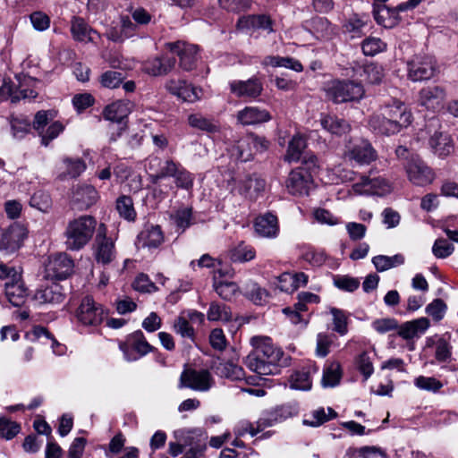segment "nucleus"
<instances>
[{
    "instance_id": "f257e3e1",
    "label": "nucleus",
    "mask_w": 458,
    "mask_h": 458,
    "mask_svg": "<svg viewBox=\"0 0 458 458\" xmlns=\"http://www.w3.org/2000/svg\"><path fill=\"white\" fill-rule=\"evenodd\" d=\"M253 351L246 357L247 367L259 375H274L280 372L284 352L274 345L268 336L250 338Z\"/></svg>"
},
{
    "instance_id": "f03ea898",
    "label": "nucleus",
    "mask_w": 458,
    "mask_h": 458,
    "mask_svg": "<svg viewBox=\"0 0 458 458\" xmlns=\"http://www.w3.org/2000/svg\"><path fill=\"white\" fill-rule=\"evenodd\" d=\"M97 220L89 215H83L70 220L64 233L67 250L75 251L83 249L92 239Z\"/></svg>"
},
{
    "instance_id": "7ed1b4c3",
    "label": "nucleus",
    "mask_w": 458,
    "mask_h": 458,
    "mask_svg": "<svg viewBox=\"0 0 458 458\" xmlns=\"http://www.w3.org/2000/svg\"><path fill=\"white\" fill-rule=\"evenodd\" d=\"M174 437L183 443L184 449L188 448L181 458H199L207 446L208 437L200 428L176 430Z\"/></svg>"
},
{
    "instance_id": "20e7f679",
    "label": "nucleus",
    "mask_w": 458,
    "mask_h": 458,
    "mask_svg": "<svg viewBox=\"0 0 458 458\" xmlns=\"http://www.w3.org/2000/svg\"><path fill=\"white\" fill-rule=\"evenodd\" d=\"M364 92L360 83L350 81H333L327 89V97L335 104L359 101Z\"/></svg>"
},
{
    "instance_id": "39448f33",
    "label": "nucleus",
    "mask_w": 458,
    "mask_h": 458,
    "mask_svg": "<svg viewBox=\"0 0 458 458\" xmlns=\"http://www.w3.org/2000/svg\"><path fill=\"white\" fill-rule=\"evenodd\" d=\"M215 380L208 369H185L181 373L178 387L189 388L197 392H208Z\"/></svg>"
},
{
    "instance_id": "423d86ee",
    "label": "nucleus",
    "mask_w": 458,
    "mask_h": 458,
    "mask_svg": "<svg viewBox=\"0 0 458 458\" xmlns=\"http://www.w3.org/2000/svg\"><path fill=\"white\" fill-rule=\"evenodd\" d=\"M437 72V62L431 55H416L408 62V77L412 81L430 80Z\"/></svg>"
},
{
    "instance_id": "0eeeda50",
    "label": "nucleus",
    "mask_w": 458,
    "mask_h": 458,
    "mask_svg": "<svg viewBox=\"0 0 458 458\" xmlns=\"http://www.w3.org/2000/svg\"><path fill=\"white\" fill-rule=\"evenodd\" d=\"M75 316L81 325L97 327L102 323L106 314L103 307L88 295L82 298Z\"/></svg>"
},
{
    "instance_id": "6e6552de",
    "label": "nucleus",
    "mask_w": 458,
    "mask_h": 458,
    "mask_svg": "<svg viewBox=\"0 0 458 458\" xmlns=\"http://www.w3.org/2000/svg\"><path fill=\"white\" fill-rule=\"evenodd\" d=\"M73 260L66 253L51 255L45 264V277L50 280L66 279L73 270Z\"/></svg>"
},
{
    "instance_id": "1a4fd4ad",
    "label": "nucleus",
    "mask_w": 458,
    "mask_h": 458,
    "mask_svg": "<svg viewBox=\"0 0 458 458\" xmlns=\"http://www.w3.org/2000/svg\"><path fill=\"white\" fill-rule=\"evenodd\" d=\"M405 171L409 181L417 186H426L435 178L431 168L418 157H412L407 161Z\"/></svg>"
},
{
    "instance_id": "9d476101",
    "label": "nucleus",
    "mask_w": 458,
    "mask_h": 458,
    "mask_svg": "<svg viewBox=\"0 0 458 458\" xmlns=\"http://www.w3.org/2000/svg\"><path fill=\"white\" fill-rule=\"evenodd\" d=\"M27 237L26 228L20 224H13L4 229L0 237V251L4 254H13L18 250L23 240Z\"/></svg>"
},
{
    "instance_id": "9b49d317",
    "label": "nucleus",
    "mask_w": 458,
    "mask_h": 458,
    "mask_svg": "<svg viewBox=\"0 0 458 458\" xmlns=\"http://www.w3.org/2000/svg\"><path fill=\"white\" fill-rule=\"evenodd\" d=\"M179 164L180 163H176L170 158L162 159L158 157H149L146 164L149 181L157 184L162 179L172 177L174 175Z\"/></svg>"
},
{
    "instance_id": "f8f14e48",
    "label": "nucleus",
    "mask_w": 458,
    "mask_h": 458,
    "mask_svg": "<svg viewBox=\"0 0 458 458\" xmlns=\"http://www.w3.org/2000/svg\"><path fill=\"white\" fill-rule=\"evenodd\" d=\"M115 258L114 243L106 237V226L100 224L95 239V259L98 264L107 265Z\"/></svg>"
},
{
    "instance_id": "ddd939ff",
    "label": "nucleus",
    "mask_w": 458,
    "mask_h": 458,
    "mask_svg": "<svg viewBox=\"0 0 458 458\" xmlns=\"http://www.w3.org/2000/svg\"><path fill=\"white\" fill-rule=\"evenodd\" d=\"M344 156L348 160L362 165L376 160L377 151L368 140L361 139L350 142L346 146Z\"/></svg>"
},
{
    "instance_id": "4468645a",
    "label": "nucleus",
    "mask_w": 458,
    "mask_h": 458,
    "mask_svg": "<svg viewBox=\"0 0 458 458\" xmlns=\"http://www.w3.org/2000/svg\"><path fill=\"white\" fill-rule=\"evenodd\" d=\"M165 47L179 56L180 66L184 71H191L196 66L198 47L184 41L166 42Z\"/></svg>"
},
{
    "instance_id": "2eb2a0df",
    "label": "nucleus",
    "mask_w": 458,
    "mask_h": 458,
    "mask_svg": "<svg viewBox=\"0 0 458 458\" xmlns=\"http://www.w3.org/2000/svg\"><path fill=\"white\" fill-rule=\"evenodd\" d=\"M379 110L392 121H396L398 127L402 130L407 128L411 123L412 114L411 111L399 99H390L382 105Z\"/></svg>"
},
{
    "instance_id": "dca6fc26",
    "label": "nucleus",
    "mask_w": 458,
    "mask_h": 458,
    "mask_svg": "<svg viewBox=\"0 0 458 458\" xmlns=\"http://www.w3.org/2000/svg\"><path fill=\"white\" fill-rule=\"evenodd\" d=\"M313 180L310 172L303 167L293 170L286 180V188L292 195H308Z\"/></svg>"
},
{
    "instance_id": "f3484780",
    "label": "nucleus",
    "mask_w": 458,
    "mask_h": 458,
    "mask_svg": "<svg viewBox=\"0 0 458 458\" xmlns=\"http://www.w3.org/2000/svg\"><path fill=\"white\" fill-rule=\"evenodd\" d=\"M352 190L358 194L384 195L390 191L391 187L385 178L361 176L360 181L352 185Z\"/></svg>"
},
{
    "instance_id": "a211bd4d",
    "label": "nucleus",
    "mask_w": 458,
    "mask_h": 458,
    "mask_svg": "<svg viewBox=\"0 0 458 458\" xmlns=\"http://www.w3.org/2000/svg\"><path fill=\"white\" fill-rule=\"evenodd\" d=\"M445 89L441 86H428L420 90L419 104L428 110L437 111L444 106Z\"/></svg>"
},
{
    "instance_id": "6ab92c4d",
    "label": "nucleus",
    "mask_w": 458,
    "mask_h": 458,
    "mask_svg": "<svg viewBox=\"0 0 458 458\" xmlns=\"http://www.w3.org/2000/svg\"><path fill=\"white\" fill-rule=\"evenodd\" d=\"M67 289L56 282L42 285L34 295L35 301L40 304H59L66 297Z\"/></svg>"
},
{
    "instance_id": "aec40b11",
    "label": "nucleus",
    "mask_w": 458,
    "mask_h": 458,
    "mask_svg": "<svg viewBox=\"0 0 458 458\" xmlns=\"http://www.w3.org/2000/svg\"><path fill=\"white\" fill-rule=\"evenodd\" d=\"M230 91L237 98H256L263 91V84L258 77L247 81H233L229 84Z\"/></svg>"
},
{
    "instance_id": "412c9836",
    "label": "nucleus",
    "mask_w": 458,
    "mask_h": 458,
    "mask_svg": "<svg viewBox=\"0 0 458 458\" xmlns=\"http://www.w3.org/2000/svg\"><path fill=\"white\" fill-rule=\"evenodd\" d=\"M98 199V193L91 185L78 184L72 188L71 203L77 209H87L94 205Z\"/></svg>"
},
{
    "instance_id": "4be33fe9",
    "label": "nucleus",
    "mask_w": 458,
    "mask_h": 458,
    "mask_svg": "<svg viewBox=\"0 0 458 458\" xmlns=\"http://www.w3.org/2000/svg\"><path fill=\"white\" fill-rule=\"evenodd\" d=\"M397 124L396 121H392L380 110L373 114L369 119L370 130L378 135L390 136L400 132L402 129Z\"/></svg>"
},
{
    "instance_id": "5701e85b",
    "label": "nucleus",
    "mask_w": 458,
    "mask_h": 458,
    "mask_svg": "<svg viewBox=\"0 0 458 458\" xmlns=\"http://www.w3.org/2000/svg\"><path fill=\"white\" fill-rule=\"evenodd\" d=\"M165 87L167 91L183 101L195 102L199 98V90L186 81L171 79L166 81Z\"/></svg>"
},
{
    "instance_id": "b1692460",
    "label": "nucleus",
    "mask_w": 458,
    "mask_h": 458,
    "mask_svg": "<svg viewBox=\"0 0 458 458\" xmlns=\"http://www.w3.org/2000/svg\"><path fill=\"white\" fill-rule=\"evenodd\" d=\"M164 233L159 225H147L137 236L138 248H157L164 242Z\"/></svg>"
},
{
    "instance_id": "393cba45",
    "label": "nucleus",
    "mask_w": 458,
    "mask_h": 458,
    "mask_svg": "<svg viewBox=\"0 0 458 458\" xmlns=\"http://www.w3.org/2000/svg\"><path fill=\"white\" fill-rule=\"evenodd\" d=\"M237 121L243 126L267 123L272 119L270 113L258 106H246L237 113Z\"/></svg>"
},
{
    "instance_id": "a878e982",
    "label": "nucleus",
    "mask_w": 458,
    "mask_h": 458,
    "mask_svg": "<svg viewBox=\"0 0 458 458\" xmlns=\"http://www.w3.org/2000/svg\"><path fill=\"white\" fill-rule=\"evenodd\" d=\"M175 65L174 57H154L144 62L142 70L151 76H164L169 73Z\"/></svg>"
},
{
    "instance_id": "bb28decb",
    "label": "nucleus",
    "mask_w": 458,
    "mask_h": 458,
    "mask_svg": "<svg viewBox=\"0 0 458 458\" xmlns=\"http://www.w3.org/2000/svg\"><path fill=\"white\" fill-rule=\"evenodd\" d=\"M265 187L266 181L259 174H247L239 182L238 191L247 198L255 199L260 192L264 191Z\"/></svg>"
},
{
    "instance_id": "cd10ccee",
    "label": "nucleus",
    "mask_w": 458,
    "mask_h": 458,
    "mask_svg": "<svg viewBox=\"0 0 458 458\" xmlns=\"http://www.w3.org/2000/svg\"><path fill=\"white\" fill-rule=\"evenodd\" d=\"M273 21L267 14H251L239 18L237 28L240 30H264L268 33L273 31Z\"/></svg>"
},
{
    "instance_id": "c85d7f7f",
    "label": "nucleus",
    "mask_w": 458,
    "mask_h": 458,
    "mask_svg": "<svg viewBox=\"0 0 458 458\" xmlns=\"http://www.w3.org/2000/svg\"><path fill=\"white\" fill-rule=\"evenodd\" d=\"M296 413L295 408L291 405H281L267 411L259 418V425L262 427H273Z\"/></svg>"
},
{
    "instance_id": "c756f323",
    "label": "nucleus",
    "mask_w": 458,
    "mask_h": 458,
    "mask_svg": "<svg viewBox=\"0 0 458 458\" xmlns=\"http://www.w3.org/2000/svg\"><path fill=\"white\" fill-rule=\"evenodd\" d=\"M319 122L324 130L338 137L349 133L352 130V126L347 120L334 114H323Z\"/></svg>"
},
{
    "instance_id": "7c9ffc66",
    "label": "nucleus",
    "mask_w": 458,
    "mask_h": 458,
    "mask_svg": "<svg viewBox=\"0 0 458 458\" xmlns=\"http://www.w3.org/2000/svg\"><path fill=\"white\" fill-rule=\"evenodd\" d=\"M432 151L440 157L449 156L454 148L451 136L443 131H436L428 140Z\"/></svg>"
},
{
    "instance_id": "2f4dec72",
    "label": "nucleus",
    "mask_w": 458,
    "mask_h": 458,
    "mask_svg": "<svg viewBox=\"0 0 458 458\" xmlns=\"http://www.w3.org/2000/svg\"><path fill=\"white\" fill-rule=\"evenodd\" d=\"M429 320L427 318H419L398 327V335L404 340H410L420 334H423L429 327Z\"/></svg>"
},
{
    "instance_id": "473e14b6",
    "label": "nucleus",
    "mask_w": 458,
    "mask_h": 458,
    "mask_svg": "<svg viewBox=\"0 0 458 458\" xmlns=\"http://www.w3.org/2000/svg\"><path fill=\"white\" fill-rule=\"evenodd\" d=\"M254 226L257 233L267 238L276 237L279 231L277 217L271 213L257 217Z\"/></svg>"
},
{
    "instance_id": "72a5a7b5",
    "label": "nucleus",
    "mask_w": 458,
    "mask_h": 458,
    "mask_svg": "<svg viewBox=\"0 0 458 458\" xmlns=\"http://www.w3.org/2000/svg\"><path fill=\"white\" fill-rule=\"evenodd\" d=\"M213 369L216 375L231 380H242L244 378V370L232 360H217L214 362Z\"/></svg>"
},
{
    "instance_id": "f704fd0d",
    "label": "nucleus",
    "mask_w": 458,
    "mask_h": 458,
    "mask_svg": "<svg viewBox=\"0 0 458 458\" xmlns=\"http://www.w3.org/2000/svg\"><path fill=\"white\" fill-rule=\"evenodd\" d=\"M131 112L130 102L125 100H117L106 106L103 111L105 119L122 123L124 118Z\"/></svg>"
},
{
    "instance_id": "c9c22d12",
    "label": "nucleus",
    "mask_w": 458,
    "mask_h": 458,
    "mask_svg": "<svg viewBox=\"0 0 458 458\" xmlns=\"http://www.w3.org/2000/svg\"><path fill=\"white\" fill-rule=\"evenodd\" d=\"M400 11L395 7L390 8L385 4H377L373 6V16L376 21L386 28L392 27L398 19Z\"/></svg>"
},
{
    "instance_id": "e433bc0d",
    "label": "nucleus",
    "mask_w": 458,
    "mask_h": 458,
    "mask_svg": "<svg viewBox=\"0 0 458 458\" xmlns=\"http://www.w3.org/2000/svg\"><path fill=\"white\" fill-rule=\"evenodd\" d=\"M228 151L231 157L236 161L247 162L254 157V151L247 135L234 142Z\"/></svg>"
},
{
    "instance_id": "4c0bfd02",
    "label": "nucleus",
    "mask_w": 458,
    "mask_h": 458,
    "mask_svg": "<svg viewBox=\"0 0 458 458\" xmlns=\"http://www.w3.org/2000/svg\"><path fill=\"white\" fill-rule=\"evenodd\" d=\"M5 295L12 305L20 307L25 302L28 293L20 280H17L5 284Z\"/></svg>"
},
{
    "instance_id": "58836bf2",
    "label": "nucleus",
    "mask_w": 458,
    "mask_h": 458,
    "mask_svg": "<svg viewBox=\"0 0 458 458\" xmlns=\"http://www.w3.org/2000/svg\"><path fill=\"white\" fill-rule=\"evenodd\" d=\"M11 131L13 139L21 140L25 138L31 131V123L24 115L11 116Z\"/></svg>"
},
{
    "instance_id": "ea45409f",
    "label": "nucleus",
    "mask_w": 458,
    "mask_h": 458,
    "mask_svg": "<svg viewBox=\"0 0 458 458\" xmlns=\"http://www.w3.org/2000/svg\"><path fill=\"white\" fill-rule=\"evenodd\" d=\"M404 257L402 254L394 256L377 255L372 259V263L377 272H384L390 268L401 266L404 263Z\"/></svg>"
},
{
    "instance_id": "a19ab883",
    "label": "nucleus",
    "mask_w": 458,
    "mask_h": 458,
    "mask_svg": "<svg viewBox=\"0 0 458 458\" xmlns=\"http://www.w3.org/2000/svg\"><path fill=\"white\" fill-rule=\"evenodd\" d=\"M244 294L257 305H263L267 302L269 297L268 292L253 281L246 283L244 286Z\"/></svg>"
},
{
    "instance_id": "79ce46f5",
    "label": "nucleus",
    "mask_w": 458,
    "mask_h": 458,
    "mask_svg": "<svg viewBox=\"0 0 458 458\" xmlns=\"http://www.w3.org/2000/svg\"><path fill=\"white\" fill-rule=\"evenodd\" d=\"M262 64L265 66L272 67H285L295 72H301L303 69L302 64L298 60L293 57L268 55L265 57V59L262 62Z\"/></svg>"
},
{
    "instance_id": "37998d69",
    "label": "nucleus",
    "mask_w": 458,
    "mask_h": 458,
    "mask_svg": "<svg viewBox=\"0 0 458 458\" xmlns=\"http://www.w3.org/2000/svg\"><path fill=\"white\" fill-rule=\"evenodd\" d=\"M71 32L77 41L91 40V33H96L87 22L81 17H73L72 20Z\"/></svg>"
},
{
    "instance_id": "c03bdc74",
    "label": "nucleus",
    "mask_w": 458,
    "mask_h": 458,
    "mask_svg": "<svg viewBox=\"0 0 458 458\" xmlns=\"http://www.w3.org/2000/svg\"><path fill=\"white\" fill-rule=\"evenodd\" d=\"M188 123L191 127L211 134H215L220 130L219 124L199 114H190L188 116Z\"/></svg>"
},
{
    "instance_id": "a18cd8bd",
    "label": "nucleus",
    "mask_w": 458,
    "mask_h": 458,
    "mask_svg": "<svg viewBox=\"0 0 458 458\" xmlns=\"http://www.w3.org/2000/svg\"><path fill=\"white\" fill-rule=\"evenodd\" d=\"M305 148V139L300 135L293 136L288 144L285 160L288 162L300 160Z\"/></svg>"
},
{
    "instance_id": "49530a36",
    "label": "nucleus",
    "mask_w": 458,
    "mask_h": 458,
    "mask_svg": "<svg viewBox=\"0 0 458 458\" xmlns=\"http://www.w3.org/2000/svg\"><path fill=\"white\" fill-rule=\"evenodd\" d=\"M207 318L209 321H230L232 319V312L228 306L219 304L217 302H211L207 313Z\"/></svg>"
},
{
    "instance_id": "de8ad7c7",
    "label": "nucleus",
    "mask_w": 458,
    "mask_h": 458,
    "mask_svg": "<svg viewBox=\"0 0 458 458\" xmlns=\"http://www.w3.org/2000/svg\"><path fill=\"white\" fill-rule=\"evenodd\" d=\"M341 377L342 371L340 364L333 362L324 370L322 385L325 387H334L339 384Z\"/></svg>"
},
{
    "instance_id": "09e8293b",
    "label": "nucleus",
    "mask_w": 458,
    "mask_h": 458,
    "mask_svg": "<svg viewBox=\"0 0 458 458\" xmlns=\"http://www.w3.org/2000/svg\"><path fill=\"white\" fill-rule=\"evenodd\" d=\"M290 386L296 390H310L311 388V380L310 373L307 370H298L293 373L289 379Z\"/></svg>"
},
{
    "instance_id": "8fccbe9b",
    "label": "nucleus",
    "mask_w": 458,
    "mask_h": 458,
    "mask_svg": "<svg viewBox=\"0 0 458 458\" xmlns=\"http://www.w3.org/2000/svg\"><path fill=\"white\" fill-rule=\"evenodd\" d=\"M213 286L216 293L225 301L233 300L239 293V287L234 282H214Z\"/></svg>"
},
{
    "instance_id": "3c124183",
    "label": "nucleus",
    "mask_w": 458,
    "mask_h": 458,
    "mask_svg": "<svg viewBox=\"0 0 458 458\" xmlns=\"http://www.w3.org/2000/svg\"><path fill=\"white\" fill-rule=\"evenodd\" d=\"M116 209L120 216L128 221H133L136 217L133 202L129 196H122L117 199Z\"/></svg>"
},
{
    "instance_id": "603ef678",
    "label": "nucleus",
    "mask_w": 458,
    "mask_h": 458,
    "mask_svg": "<svg viewBox=\"0 0 458 458\" xmlns=\"http://www.w3.org/2000/svg\"><path fill=\"white\" fill-rule=\"evenodd\" d=\"M330 313L333 316V330L340 335H345L348 333V318L342 310L332 308Z\"/></svg>"
},
{
    "instance_id": "864d4df0",
    "label": "nucleus",
    "mask_w": 458,
    "mask_h": 458,
    "mask_svg": "<svg viewBox=\"0 0 458 458\" xmlns=\"http://www.w3.org/2000/svg\"><path fill=\"white\" fill-rule=\"evenodd\" d=\"M131 346L139 353V358L150 352L153 347L146 341L143 333L137 330L130 336Z\"/></svg>"
},
{
    "instance_id": "5fc2aeb1",
    "label": "nucleus",
    "mask_w": 458,
    "mask_h": 458,
    "mask_svg": "<svg viewBox=\"0 0 458 458\" xmlns=\"http://www.w3.org/2000/svg\"><path fill=\"white\" fill-rule=\"evenodd\" d=\"M171 218L174 221L177 231L182 233L191 225V208H185L182 209H179L175 212V214L171 216Z\"/></svg>"
},
{
    "instance_id": "6e6d98bb",
    "label": "nucleus",
    "mask_w": 458,
    "mask_h": 458,
    "mask_svg": "<svg viewBox=\"0 0 458 458\" xmlns=\"http://www.w3.org/2000/svg\"><path fill=\"white\" fill-rule=\"evenodd\" d=\"M64 130L62 123L55 121L52 123L47 129L38 133L41 140V145L47 147L49 143L57 138Z\"/></svg>"
},
{
    "instance_id": "4d7b16f0",
    "label": "nucleus",
    "mask_w": 458,
    "mask_h": 458,
    "mask_svg": "<svg viewBox=\"0 0 458 458\" xmlns=\"http://www.w3.org/2000/svg\"><path fill=\"white\" fill-rule=\"evenodd\" d=\"M328 414L323 408L318 409L311 413L310 419H305L303 423L311 427H318L328 421L336 416V412L332 408H327Z\"/></svg>"
},
{
    "instance_id": "13d9d810",
    "label": "nucleus",
    "mask_w": 458,
    "mask_h": 458,
    "mask_svg": "<svg viewBox=\"0 0 458 458\" xmlns=\"http://www.w3.org/2000/svg\"><path fill=\"white\" fill-rule=\"evenodd\" d=\"M124 75L117 71H106L99 77V82L102 87L106 89H116L123 81Z\"/></svg>"
},
{
    "instance_id": "bf43d9fd",
    "label": "nucleus",
    "mask_w": 458,
    "mask_h": 458,
    "mask_svg": "<svg viewBox=\"0 0 458 458\" xmlns=\"http://www.w3.org/2000/svg\"><path fill=\"white\" fill-rule=\"evenodd\" d=\"M361 48L364 55L373 56L385 51L386 44L379 38L369 37L363 40Z\"/></svg>"
},
{
    "instance_id": "052dcab7",
    "label": "nucleus",
    "mask_w": 458,
    "mask_h": 458,
    "mask_svg": "<svg viewBox=\"0 0 458 458\" xmlns=\"http://www.w3.org/2000/svg\"><path fill=\"white\" fill-rule=\"evenodd\" d=\"M383 69L380 65L369 63L363 66V73L361 76L364 80L371 84H377L383 78Z\"/></svg>"
},
{
    "instance_id": "680f3d73",
    "label": "nucleus",
    "mask_w": 458,
    "mask_h": 458,
    "mask_svg": "<svg viewBox=\"0 0 458 458\" xmlns=\"http://www.w3.org/2000/svg\"><path fill=\"white\" fill-rule=\"evenodd\" d=\"M414 386L419 389L434 393L438 392L443 387V384L436 377L424 376L416 377Z\"/></svg>"
},
{
    "instance_id": "e2e57ef3",
    "label": "nucleus",
    "mask_w": 458,
    "mask_h": 458,
    "mask_svg": "<svg viewBox=\"0 0 458 458\" xmlns=\"http://www.w3.org/2000/svg\"><path fill=\"white\" fill-rule=\"evenodd\" d=\"M39 83L40 81L35 78L24 77L19 83L23 93V99H35L38 97L37 89Z\"/></svg>"
},
{
    "instance_id": "0e129e2a",
    "label": "nucleus",
    "mask_w": 458,
    "mask_h": 458,
    "mask_svg": "<svg viewBox=\"0 0 458 458\" xmlns=\"http://www.w3.org/2000/svg\"><path fill=\"white\" fill-rule=\"evenodd\" d=\"M174 182L177 187L189 190L193 185V176L181 164L178 165L174 175Z\"/></svg>"
},
{
    "instance_id": "69168bd1",
    "label": "nucleus",
    "mask_w": 458,
    "mask_h": 458,
    "mask_svg": "<svg viewBox=\"0 0 458 458\" xmlns=\"http://www.w3.org/2000/svg\"><path fill=\"white\" fill-rule=\"evenodd\" d=\"M426 313L435 321H440L445 315L447 306L441 299H435L426 307Z\"/></svg>"
},
{
    "instance_id": "338daca9",
    "label": "nucleus",
    "mask_w": 458,
    "mask_h": 458,
    "mask_svg": "<svg viewBox=\"0 0 458 458\" xmlns=\"http://www.w3.org/2000/svg\"><path fill=\"white\" fill-rule=\"evenodd\" d=\"M30 205L42 212H47L51 207V198L47 192L39 191L31 196Z\"/></svg>"
},
{
    "instance_id": "774afa93",
    "label": "nucleus",
    "mask_w": 458,
    "mask_h": 458,
    "mask_svg": "<svg viewBox=\"0 0 458 458\" xmlns=\"http://www.w3.org/2000/svg\"><path fill=\"white\" fill-rule=\"evenodd\" d=\"M451 345L445 336L440 337L436 342L435 357L439 362H446L451 358Z\"/></svg>"
}]
</instances>
